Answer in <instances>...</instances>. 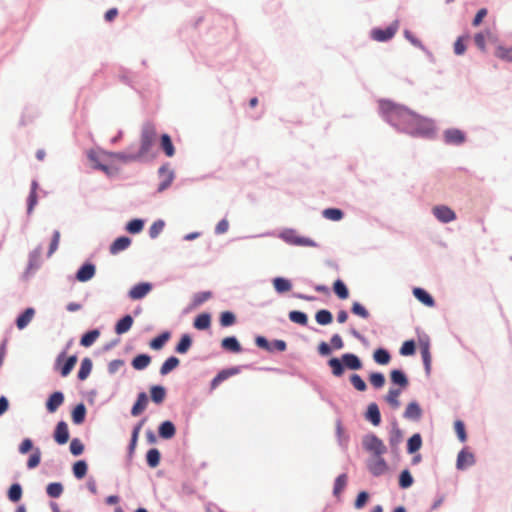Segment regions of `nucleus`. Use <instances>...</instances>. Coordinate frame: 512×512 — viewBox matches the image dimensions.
Segmentation results:
<instances>
[{
    "instance_id": "nucleus-53",
    "label": "nucleus",
    "mask_w": 512,
    "mask_h": 512,
    "mask_svg": "<svg viewBox=\"0 0 512 512\" xmlns=\"http://www.w3.org/2000/svg\"><path fill=\"white\" fill-rule=\"evenodd\" d=\"M289 319L292 322L303 325V326H305L308 322L307 315L301 311H296V310L291 311L289 313Z\"/></svg>"
},
{
    "instance_id": "nucleus-28",
    "label": "nucleus",
    "mask_w": 512,
    "mask_h": 512,
    "mask_svg": "<svg viewBox=\"0 0 512 512\" xmlns=\"http://www.w3.org/2000/svg\"><path fill=\"white\" fill-rule=\"evenodd\" d=\"M221 346L223 349L239 353L241 351V345L235 337H226L222 340Z\"/></svg>"
},
{
    "instance_id": "nucleus-56",
    "label": "nucleus",
    "mask_w": 512,
    "mask_h": 512,
    "mask_svg": "<svg viewBox=\"0 0 512 512\" xmlns=\"http://www.w3.org/2000/svg\"><path fill=\"white\" fill-rule=\"evenodd\" d=\"M495 55L502 60L512 61V47L506 48L503 46H497Z\"/></svg>"
},
{
    "instance_id": "nucleus-61",
    "label": "nucleus",
    "mask_w": 512,
    "mask_h": 512,
    "mask_svg": "<svg viewBox=\"0 0 512 512\" xmlns=\"http://www.w3.org/2000/svg\"><path fill=\"white\" fill-rule=\"evenodd\" d=\"M350 382L358 391L363 392L367 389L365 381L358 374L351 375Z\"/></svg>"
},
{
    "instance_id": "nucleus-37",
    "label": "nucleus",
    "mask_w": 512,
    "mask_h": 512,
    "mask_svg": "<svg viewBox=\"0 0 512 512\" xmlns=\"http://www.w3.org/2000/svg\"><path fill=\"white\" fill-rule=\"evenodd\" d=\"M85 415H86V408H85V405L80 403L78 404L74 410L72 411V421L75 423V424H81L84 422V419H85Z\"/></svg>"
},
{
    "instance_id": "nucleus-55",
    "label": "nucleus",
    "mask_w": 512,
    "mask_h": 512,
    "mask_svg": "<svg viewBox=\"0 0 512 512\" xmlns=\"http://www.w3.org/2000/svg\"><path fill=\"white\" fill-rule=\"evenodd\" d=\"M371 385L377 389L382 388L385 384V377L382 373L374 372L369 376Z\"/></svg>"
},
{
    "instance_id": "nucleus-31",
    "label": "nucleus",
    "mask_w": 512,
    "mask_h": 512,
    "mask_svg": "<svg viewBox=\"0 0 512 512\" xmlns=\"http://www.w3.org/2000/svg\"><path fill=\"white\" fill-rule=\"evenodd\" d=\"M211 325V316L208 313L198 315L194 320V327L198 330L208 329Z\"/></svg>"
},
{
    "instance_id": "nucleus-19",
    "label": "nucleus",
    "mask_w": 512,
    "mask_h": 512,
    "mask_svg": "<svg viewBox=\"0 0 512 512\" xmlns=\"http://www.w3.org/2000/svg\"><path fill=\"white\" fill-rule=\"evenodd\" d=\"M341 359H342L343 365L345 367H347L348 369L359 370L362 368V362L359 359V357L356 356L355 354H352V353L343 354Z\"/></svg>"
},
{
    "instance_id": "nucleus-27",
    "label": "nucleus",
    "mask_w": 512,
    "mask_h": 512,
    "mask_svg": "<svg viewBox=\"0 0 512 512\" xmlns=\"http://www.w3.org/2000/svg\"><path fill=\"white\" fill-rule=\"evenodd\" d=\"M132 325H133V318L130 315H126L117 322V324L115 326V332L118 335L124 334L130 330Z\"/></svg>"
},
{
    "instance_id": "nucleus-54",
    "label": "nucleus",
    "mask_w": 512,
    "mask_h": 512,
    "mask_svg": "<svg viewBox=\"0 0 512 512\" xmlns=\"http://www.w3.org/2000/svg\"><path fill=\"white\" fill-rule=\"evenodd\" d=\"M400 390L398 389H390L386 395V401L393 408H398L400 405L399 402Z\"/></svg>"
},
{
    "instance_id": "nucleus-6",
    "label": "nucleus",
    "mask_w": 512,
    "mask_h": 512,
    "mask_svg": "<svg viewBox=\"0 0 512 512\" xmlns=\"http://www.w3.org/2000/svg\"><path fill=\"white\" fill-rule=\"evenodd\" d=\"M101 154L102 152L97 153L93 151L88 154V157L90 161L94 164V167L103 171L105 174L109 176L117 174L118 168H113L112 166H110L109 162H106L105 160H103V158H101Z\"/></svg>"
},
{
    "instance_id": "nucleus-36",
    "label": "nucleus",
    "mask_w": 512,
    "mask_h": 512,
    "mask_svg": "<svg viewBox=\"0 0 512 512\" xmlns=\"http://www.w3.org/2000/svg\"><path fill=\"white\" fill-rule=\"evenodd\" d=\"M347 480L348 478L346 474H341L335 479L333 487L334 496L339 497L341 495L347 485Z\"/></svg>"
},
{
    "instance_id": "nucleus-9",
    "label": "nucleus",
    "mask_w": 512,
    "mask_h": 512,
    "mask_svg": "<svg viewBox=\"0 0 512 512\" xmlns=\"http://www.w3.org/2000/svg\"><path fill=\"white\" fill-rule=\"evenodd\" d=\"M433 215L442 223H449L456 219L455 212L445 205H438L432 209Z\"/></svg>"
},
{
    "instance_id": "nucleus-15",
    "label": "nucleus",
    "mask_w": 512,
    "mask_h": 512,
    "mask_svg": "<svg viewBox=\"0 0 512 512\" xmlns=\"http://www.w3.org/2000/svg\"><path fill=\"white\" fill-rule=\"evenodd\" d=\"M397 31L396 27L389 26L386 29H374L372 38L376 41L383 42L391 39Z\"/></svg>"
},
{
    "instance_id": "nucleus-47",
    "label": "nucleus",
    "mask_w": 512,
    "mask_h": 512,
    "mask_svg": "<svg viewBox=\"0 0 512 512\" xmlns=\"http://www.w3.org/2000/svg\"><path fill=\"white\" fill-rule=\"evenodd\" d=\"M192 345V339L188 334H184L179 343L177 344L175 350L177 353L184 354L186 353Z\"/></svg>"
},
{
    "instance_id": "nucleus-44",
    "label": "nucleus",
    "mask_w": 512,
    "mask_h": 512,
    "mask_svg": "<svg viewBox=\"0 0 512 512\" xmlns=\"http://www.w3.org/2000/svg\"><path fill=\"white\" fill-rule=\"evenodd\" d=\"M333 290L340 299H347L349 297V291L342 280H336L333 284Z\"/></svg>"
},
{
    "instance_id": "nucleus-59",
    "label": "nucleus",
    "mask_w": 512,
    "mask_h": 512,
    "mask_svg": "<svg viewBox=\"0 0 512 512\" xmlns=\"http://www.w3.org/2000/svg\"><path fill=\"white\" fill-rule=\"evenodd\" d=\"M41 460V451L39 448L34 449L33 453L30 455L27 461V467L29 469H33L37 467Z\"/></svg>"
},
{
    "instance_id": "nucleus-63",
    "label": "nucleus",
    "mask_w": 512,
    "mask_h": 512,
    "mask_svg": "<svg viewBox=\"0 0 512 512\" xmlns=\"http://www.w3.org/2000/svg\"><path fill=\"white\" fill-rule=\"evenodd\" d=\"M70 451L74 456L81 455L84 451L83 443L78 438H74L70 443Z\"/></svg>"
},
{
    "instance_id": "nucleus-62",
    "label": "nucleus",
    "mask_w": 512,
    "mask_h": 512,
    "mask_svg": "<svg viewBox=\"0 0 512 512\" xmlns=\"http://www.w3.org/2000/svg\"><path fill=\"white\" fill-rule=\"evenodd\" d=\"M235 321H236V318L232 312L225 311L220 316V324L223 327L231 326L235 323Z\"/></svg>"
},
{
    "instance_id": "nucleus-11",
    "label": "nucleus",
    "mask_w": 512,
    "mask_h": 512,
    "mask_svg": "<svg viewBox=\"0 0 512 512\" xmlns=\"http://www.w3.org/2000/svg\"><path fill=\"white\" fill-rule=\"evenodd\" d=\"M158 172H159V176L162 180H161L157 190H158V192H162L171 185L174 175H173V172L167 166L160 167Z\"/></svg>"
},
{
    "instance_id": "nucleus-38",
    "label": "nucleus",
    "mask_w": 512,
    "mask_h": 512,
    "mask_svg": "<svg viewBox=\"0 0 512 512\" xmlns=\"http://www.w3.org/2000/svg\"><path fill=\"white\" fill-rule=\"evenodd\" d=\"M273 286L275 290L279 293L288 292L291 290L292 287L290 281L282 277L275 278L273 280Z\"/></svg>"
},
{
    "instance_id": "nucleus-34",
    "label": "nucleus",
    "mask_w": 512,
    "mask_h": 512,
    "mask_svg": "<svg viewBox=\"0 0 512 512\" xmlns=\"http://www.w3.org/2000/svg\"><path fill=\"white\" fill-rule=\"evenodd\" d=\"M180 361L177 357L171 356L169 357L161 366L160 368V374L166 375L170 373L172 370H174L178 365Z\"/></svg>"
},
{
    "instance_id": "nucleus-45",
    "label": "nucleus",
    "mask_w": 512,
    "mask_h": 512,
    "mask_svg": "<svg viewBox=\"0 0 512 512\" xmlns=\"http://www.w3.org/2000/svg\"><path fill=\"white\" fill-rule=\"evenodd\" d=\"M373 358H374L375 362L380 365L388 364L391 359L389 352L382 348L375 350V352L373 354Z\"/></svg>"
},
{
    "instance_id": "nucleus-8",
    "label": "nucleus",
    "mask_w": 512,
    "mask_h": 512,
    "mask_svg": "<svg viewBox=\"0 0 512 512\" xmlns=\"http://www.w3.org/2000/svg\"><path fill=\"white\" fill-rule=\"evenodd\" d=\"M367 467L374 476L383 475L388 469L383 456H372L367 462Z\"/></svg>"
},
{
    "instance_id": "nucleus-1",
    "label": "nucleus",
    "mask_w": 512,
    "mask_h": 512,
    "mask_svg": "<svg viewBox=\"0 0 512 512\" xmlns=\"http://www.w3.org/2000/svg\"><path fill=\"white\" fill-rule=\"evenodd\" d=\"M381 109L386 113L390 123L409 134L422 135L429 130V122L426 119L404 107L391 102H382Z\"/></svg>"
},
{
    "instance_id": "nucleus-64",
    "label": "nucleus",
    "mask_w": 512,
    "mask_h": 512,
    "mask_svg": "<svg viewBox=\"0 0 512 512\" xmlns=\"http://www.w3.org/2000/svg\"><path fill=\"white\" fill-rule=\"evenodd\" d=\"M415 353V343L413 340L405 341L400 348V354L403 356L413 355Z\"/></svg>"
},
{
    "instance_id": "nucleus-41",
    "label": "nucleus",
    "mask_w": 512,
    "mask_h": 512,
    "mask_svg": "<svg viewBox=\"0 0 512 512\" xmlns=\"http://www.w3.org/2000/svg\"><path fill=\"white\" fill-rule=\"evenodd\" d=\"M421 445H422V439H421L420 434L412 435L409 438L408 443H407L408 453L412 454V453L417 452L421 448Z\"/></svg>"
},
{
    "instance_id": "nucleus-10",
    "label": "nucleus",
    "mask_w": 512,
    "mask_h": 512,
    "mask_svg": "<svg viewBox=\"0 0 512 512\" xmlns=\"http://www.w3.org/2000/svg\"><path fill=\"white\" fill-rule=\"evenodd\" d=\"M152 290L150 283H139L133 286L128 295L132 300H139L144 298Z\"/></svg>"
},
{
    "instance_id": "nucleus-12",
    "label": "nucleus",
    "mask_w": 512,
    "mask_h": 512,
    "mask_svg": "<svg viewBox=\"0 0 512 512\" xmlns=\"http://www.w3.org/2000/svg\"><path fill=\"white\" fill-rule=\"evenodd\" d=\"M96 268L94 264L86 263L80 267L76 273V279L79 282H86L92 279L95 275Z\"/></svg>"
},
{
    "instance_id": "nucleus-46",
    "label": "nucleus",
    "mask_w": 512,
    "mask_h": 512,
    "mask_svg": "<svg viewBox=\"0 0 512 512\" xmlns=\"http://www.w3.org/2000/svg\"><path fill=\"white\" fill-rule=\"evenodd\" d=\"M88 465L84 460H79L73 465V474L77 479H82L87 474Z\"/></svg>"
},
{
    "instance_id": "nucleus-35",
    "label": "nucleus",
    "mask_w": 512,
    "mask_h": 512,
    "mask_svg": "<svg viewBox=\"0 0 512 512\" xmlns=\"http://www.w3.org/2000/svg\"><path fill=\"white\" fill-rule=\"evenodd\" d=\"M404 416L408 419L417 420L421 416V408L415 402H411L407 405Z\"/></svg>"
},
{
    "instance_id": "nucleus-5",
    "label": "nucleus",
    "mask_w": 512,
    "mask_h": 512,
    "mask_svg": "<svg viewBox=\"0 0 512 512\" xmlns=\"http://www.w3.org/2000/svg\"><path fill=\"white\" fill-rule=\"evenodd\" d=\"M362 445L371 456H383L387 451L383 441L375 434L365 435L362 440Z\"/></svg>"
},
{
    "instance_id": "nucleus-58",
    "label": "nucleus",
    "mask_w": 512,
    "mask_h": 512,
    "mask_svg": "<svg viewBox=\"0 0 512 512\" xmlns=\"http://www.w3.org/2000/svg\"><path fill=\"white\" fill-rule=\"evenodd\" d=\"M22 496V488L19 484L11 485L8 491V497L12 502H18Z\"/></svg>"
},
{
    "instance_id": "nucleus-16",
    "label": "nucleus",
    "mask_w": 512,
    "mask_h": 512,
    "mask_svg": "<svg viewBox=\"0 0 512 512\" xmlns=\"http://www.w3.org/2000/svg\"><path fill=\"white\" fill-rule=\"evenodd\" d=\"M64 402V395L62 392H54L50 395L46 402V408L50 413H54Z\"/></svg>"
},
{
    "instance_id": "nucleus-51",
    "label": "nucleus",
    "mask_w": 512,
    "mask_h": 512,
    "mask_svg": "<svg viewBox=\"0 0 512 512\" xmlns=\"http://www.w3.org/2000/svg\"><path fill=\"white\" fill-rule=\"evenodd\" d=\"M77 363V356L72 355L66 359L64 364L61 366L60 373L63 377H66L74 368Z\"/></svg>"
},
{
    "instance_id": "nucleus-57",
    "label": "nucleus",
    "mask_w": 512,
    "mask_h": 512,
    "mask_svg": "<svg viewBox=\"0 0 512 512\" xmlns=\"http://www.w3.org/2000/svg\"><path fill=\"white\" fill-rule=\"evenodd\" d=\"M144 227V222L140 219H133L130 222H128L126 226V230L129 233L136 234L142 231Z\"/></svg>"
},
{
    "instance_id": "nucleus-43",
    "label": "nucleus",
    "mask_w": 512,
    "mask_h": 512,
    "mask_svg": "<svg viewBox=\"0 0 512 512\" xmlns=\"http://www.w3.org/2000/svg\"><path fill=\"white\" fill-rule=\"evenodd\" d=\"M390 377L391 381L396 385H399L401 387H406L408 385V379L406 375L400 370L391 371Z\"/></svg>"
},
{
    "instance_id": "nucleus-52",
    "label": "nucleus",
    "mask_w": 512,
    "mask_h": 512,
    "mask_svg": "<svg viewBox=\"0 0 512 512\" xmlns=\"http://www.w3.org/2000/svg\"><path fill=\"white\" fill-rule=\"evenodd\" d=\"M47 494L52 498H58L63 493V485L59 482L48 484L46 488Z\"/></svg>"
},
{
    "instance_id": "nucleus-40",
    "label": "nucleus",
    "mask_w": 512,
    "mask_h": 512,
    "mask_svg": "<svg viewBox=\"0 0 512 512\" xmlns=\"http://www.w3.org/2000/svg\"><path fill=\"white\" fill-rule=\"evenodd\" d=\"M170 333L169 332H163L159 336L155 337L150 342V347L154 350H160L163 348L165 343L169 340Z\"/></svg>"
},
{
    "instance_id": "nucleus-25",
    "label": "nucleus",
    "mask_w": 512,
    "mask_h": 512,
    "mask_svg": "<svg viewBox=\"0 0 512 512\" xmlns=\"http://www.w3.org/2000/svg\"><path fill=\"white\" fill-rule=\"evenodd\" d=\"M147 403H148L147 395L144 392H141L138 395L137 400L131 409V414L133 416L140 415L145 410Z\"/></svg>"
},
{
    "instance_id": "nucleus-33",
    "label": "nucleus",
    "mask_w": 512,
    "mask_h": 512,
    "mask_svg": "<svg viewBox=\"0 0 512 512\" xmlns=\"http://www.w3.org/2000/svg\"><path fill=\"white\" fill-rule=\"evenodd\" d=\"M151 362V357L146 354H140L137 355L133 361L132 366L136 370H142L145 369Z\"/></svg>"
},
{
    "instance_id": "nucleus-4",
    "label": "nucleus",
    "mask_w": 512,
    "mask_h": 512,
    "mask_svg": "<svg viewBox=\"0 0 512 512\" xmlns=\"http://www.w3.org/2000/svg\"><path fill=\"white\" fill-rule=\"evenodd\" d=\"M279 237L286 242L287 244L294 246H304V247H317L318 244L316 241L309 237H304L299 235L293 229H286L282 231Z\"/></svg>"
},
{
    "instance_id": "nucleus-60",
    "label": "nucleus",
    "mask_w": 512,
    "mask_h": 512,
    "mask_svg": "<svg viewBox=\"0 0 512 512\" xmlns=\"http://www.w3.org/2000/svg\"><path fill=\"white\" fill-rule=\"evenodd\" d=\"M413 484V478L408 470L401 472L399 477V485L401 488H408Z\"/></svg>"
},
{
    "instance_id": "nucleus-21",
    "label": "nucleus",
    "mask_w": 512,
    "mask_h": 512,
    "mask_svg": "<svg viewBox=\"0 0 512 512\" xmlns=\"http://www.w3.org/2000/svg\"><path fill=\"white\" fill-rule=\"evenodd\" d=\"M35 310L27 308L16 320V326L19 330L24 329L33 319Z\"/></svg>"
},
{
    "instance_id": "nucleus-23",
    "label": "nucleus",
    "mask_w": 512,
    "mask_h": 512,
    "mask_svg": "<svg viewBox=\"0 0 512 512\" xmlns=\"http://www.w3.org/2000/svg\"><path fill=\"white\" fill-rule=\"evenodd\" d=\"M420 352L424 363L425 371L427 374H430L432 357L430 353V345L428 342L421 343Z\"/></svg>"
},
{
    "instance_id": "nucleus-3",
    "label": "nucleus",
    "mask_w": 512,
    "mask_h": 512,
    "mask_svg": "<svg viewBox=\"0 0 512 512\" xmlns=\"http://www.w3.org/2000/svg\"><path fill=\"white\" fill-rule=\"evenodd\" d=\"M101 158H103V160H105L106 162H109V165L112 166L113 168H117L115 166L116 163L126 164L141 160L139 154H137L136 151L118 153L102 151Z\"/></svg>"
},
{
    "instance_id": "nucleus-20",
    "label": "nucleus",
    "mask_w": 512,
    "mask_h": 512,
    "mask_svg": "<svg viewBox=\"0 0 512 512\" xmlns=\"http://www.w3.org/2000/svg\"><path fill=\"white\" fill-rule=\"evenodd\" d=\"M445 141L451 144H461L465 141L464 133L458 129L447 130L444 134Z\"/></svg>"
},
{
    "instance_id": "nucleus-22",
    "label": "nucleus",
    "mask_w": 512,
    "mask_h": 512,
    "mask_svg": "<svg viewBox=\"0 0 512 512\" xmlns=\"http://www.w3.org/2000/svg\"><path fill=\"white\" fill-rule=\"evenodd\" d=\"M413 295L417 300L428 307H433L435 305L433 297L422 288H414Z\"/></svg>"
},
{
    "instance_id": "nucleus-30",
    "label": "nucleus",
    "mask_w": 512,
    "mask_h": 512,
    "mask_svg": "<svg viewBox=\"0 0 512 512\" xmlns=\"http://www.w3.org/2000/svg\"><path fill=\"white\" fill-rule=\"evenodd\" d=\"M160 146H161L162 150L164 151V153L166 154V156H168V157L174 156L175 148H174L172 140L168 134H163L161 136Z\"/></svg>"
},
{
    "instance_id": "nucleus-17",
    "label": "nucleus",
    "mask_w": 512,
    "mask_h": 512,
    "mask_svg": "<svg viewBox=\"0 0 512 512\" xmlns=\"http://www.w3.org/2000/svg\"><path fill=\"white\" fill-rule=\"evenodd\" d=\"M475 463L474 455L471 452L466 450H462L457 457V468L458 469H466L467 467L472 466Z\"/></svg>"
},
{
    "instance_id": "nucleus-26",
    "label": "nucleus",
    "mask_w": 512,
    "mask_h": 512,
    "mask_svg": "<svg viewBox=\"0 0 512 512\" xmlns=\"http://www.w3.org/2000/svg\"><path fill=\"white\" fill-rule=\"evenodd\" d=\"M175 433L176 429L171 421H164L159 426V435L163 439H171L172 437H174Z\"/></svg>"
},
{
    "instance_id": "nucleus-42",
    "label": "nucleus",
    "mask_w": 512,
    "mask_h": 512,
    "mask_svg": "<svg viewBox=\"0 0 512 512\" xmlns=\"http://www.w3.org/2000/svg\"><path fill=\"white\" fill-rule=\"evenodd\" d=\"M328 365L330 366L331 370H332V374L336 377H340L343 375L344 373V365H343V362H342V359H338V358H331L329 361H328Z\"/></svg>"
},
{
    "instance_id": "nucleus-14",
    "label": "nucleus",
    "mask_w": 512,
    "mask_h": 512,
    "mask_svg": "<svg viewBox=\"0 0 512 512\" xmlns=\"http://www.w3.org/2000/svg\"><path fill=\"white\" fill-rule=\"evenodd\" d=\"M240 372L239 367H231L220 371L211 382V388L215 389L221 382Z\"/></svg>"
},
{
    "instance_id": "nucleus-18",
    "label": "nucleus",
    "mask_w": 512,
    "mask_h": 512,
    "mask_svg": "<svg viewBox=\"0 0 512 512\" xmlns=\"http://www.w3.org/2000/svg\"><path fill=\"white\" fill-rule=\"evenodd\" d=\"M131 245V239L126 236L117 238L110 246L109 251L112 255H116L126 250Z\"/></svg>"
},
{
    "instance_id": "nucleus-13",
    "label": "nucleus",
    "mask_w": 512,
    "mask_h": 512,
    "mask_svg": "<svg viewBox=\"0 0 512 512\" xmlns=\"http://www.w3.org/2000/svg\"><path fill=\"white\" fill-rule=\"evenodd\" d=\"M54 439L60 445L67 443V441L69 440L68 426L64 421H60L57 424L54 431Z\"/></svg>"
},
{
    "instance_id": "nucleus-24",
    "label": "nucleus",
    "mask_w": 512,
    "mask_h": 512,
    "mask_svg": "<svg viewBox=\"0 0 512 512\" xmlns=\"http://www.w3.org/2000/svg\"><path fill=\"white\" fill-rule=\"evenodd\" d=\"M366 418L374 425L378 426L381 422V415L376 403L369 404L366 412Z\"/></svg>"
},
{
    "instance_id": "nucleus-50",
    "label": "nucleus",
    "mask_w": 512,
    "mask_h": 512,
    "mask_svg": "<svg viewBox=\"0 0 512 512\" xmlns=\"http://www.w3.org/2000/svg\"><path fill=\"white\" fill-rule=\"evenodd\" d=\"M315 319L320 325H328L332 322L333 317L330 311L322 309L316 313Z\"/></svg>"
},
{
    "instance_id": "nucleus-49",
    "label": "nucleus",
    "mask_w": 512,
    "mask_h": 512,
    "mask_svg": "<svg viewBox=\"0 0 512 512\" xmlns=\"http://www.w3.org/2000/svg\"><path fill=\"white\" fill-rule=\"evenodd\" d=\"M99 335L100 332L98 330H91L82 336L80 344L84 347H89L96 341Z\"/></svg>"
},
{
    "instance_id": "nucleus-29",
    "label": "nucleus",
    "mask_w": 512,
    "mask_h": 512,
    "mask_svg": "<svg viewBox=\"0 0 512 512\" xmlns=\"http://www.w3.org/2000/svg\"><path fill=\"white\" fill-rule=\"evenodd\" d=\"M151 399L156 404H161L166 397V390L163 386L155 385L150 389Z\"/></svg>"
},
{
    "instance_id": "nucleus-2",
    "label": "nucleus",
    "mask_w": 512,
    "mask_h": 512,
    "mask_svg": "<svg viewBox=\"0 0 512 512\" xmlns=\"http://www.w3.org/2000/svg\"><path fill=\"white\" fill-rule=\"evenodd\" d=\"M157 137L156 127L153 123L143 124L140 135V148L136 151L140 159L144 158L151 151Z\"/></svg>"
},
{
    "instance_id": "nucleus-7",
    "label": "nucleus",
    "mask_w": 512,
    "mask_h": 512,
    "mask_svg": "<svg viewBox=\"0 0 512 512\" xmlns=\"http://www.w3.org/2000/svg\"><path fill=\"white\" fill-rule=\"evenodd\" d=\"M474 42H475V45L477 46V48L484 52L486 50L487 42L488 43H496L497 42V35L493 31L487 29L485 31L476 33L474 36Z\"/></svg>"
},
{
    "instance_id": "nucleus-39",
    "label": "nucleus",
    "mask_w": 512,
    "mask_h": 512,
    "mask_svg": "<svg viewBox=\"0 0 512 512\" xmlns=\"http://www.w3.org/2000/svg\"><path fill=\"white\" fill-rule=\"evenodd\" d=\"M160 458H161V455H160V452L158 449L152 448V449L148 450L147 455H146V460H147V464L151 468H156L159 465Z\"/></svg>"
},
{
    "instance_id": "nucleus-32",
    "label": "nucleus",
    "mask_w": 512,
    "mask_h": 512,
    "mask_svg": "<svg viewBox=\"0 0 512 512\" xmlns=\"http://www.w3.org/2000/svg\"><path fill=\"white\" fill-rule=\"evenodd\" d=\"M92 370V361L90 358H84L78 371V379L83 381L87 379Z\"/></svg>"
},
{
    "instance_id": "nucleus-48",
    "label": "nucleus",
    "mask_w": 512,
    "mask_h": 512,
    "mask_svg": "<svg viewBox=\"0 0 512 512\" xmlns=\"http://www.w3.org/2000/svg\"><path fill=\"white\" fill-rule=\"evenodd\" d=\"M322 215L331 221H340L344 216L343 212L338 208H327L323 210Z\"/></svg>"
}]
</instances>
